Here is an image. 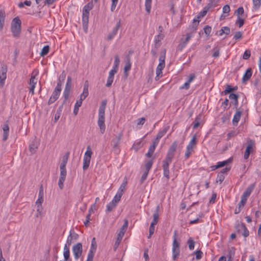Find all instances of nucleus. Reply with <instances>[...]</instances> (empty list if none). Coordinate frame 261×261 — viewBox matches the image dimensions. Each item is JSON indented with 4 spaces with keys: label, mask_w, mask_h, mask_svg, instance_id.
Segmentation results:
<instances>
[{
    "label": "nucleus",
    "mask_w": 261,
    "mask_h": 261,
    "mask_svg": "<svg viewBox=\"0 0 261 261\" xmlns=\"http://www.w3.org/2000/svg\"><path fill=\"white\" fill-rule=\"evenodd\" d=\"M131 68V63L129 60L127 61V62L125 64V65L124 68V73L126 75L127 74L126 73L128 71H129L130 69Z\"/></svg>",
    "instance_id": "obj_45"
},
{
    "label": "nucleus",
    "mask_w": 261,
    "mask_h": 261,
    "mask_svg": "<svg viewBox=\"0 0 261 261\" xmlns=\"http://www.w3.org/2000/svg\"><path fill=\"white\" fill-rule=\"evenodd\" d=\"M204 33L207 36H210V34L211 33V31H212V28L211 27L208 26V25H206L205 26L204 29Z\"/></svg>",
    "instance_id": "obj_49"
},
{
    "label": "nucleus",
    "mask_w": 261,
    "mask_h": 261,
    "mask_svg": "<svg viewBox=\"0 0 261 261\" xmlns=\"http://www.w3.org/2000/svg\"><path fill=\"white\" fill-rule=\"evenodd\" d=\"M43 207L42 205L37 206V213L36 214V217H41L42 215Z\"/></svg>",
    "instance_id": "obj_48"
},
{
    "label": "nucleus",
    "mask_w": 261,
    "mask_h": 261,
    "mask_svg": "<svg viewBox=\"0 0 261 261\" xmlns=\"http://www.w3.org/2000/svg\"><path fill=\"white\" fill-rule=\"evenodd\" d=\"M230 32V30L228 27H223L221 29L217 32L216 35L219 36H222L223 34L228 35Z\"/></svg>",
    "instance_id": "obj_21"
},
{
    "label": "nucleus",
    "mask_w": 261,
    "mask_h": 261,
    "mask_svg": "<svg viewBox=\"0 0 261 261\" xmlns=\"http://www.w3.org/2000/svg\"><path fill=\"white\" fill-rule=\"evenodd\" d=\"M49 47L48 45H45L44 46L43 48L42 49V50L40 54V56L42 57H43L45 55H46L49 52Z\"/></svg>",
    "instance_id": "obj_38"
},
{
    "label": "nucleus",
    "mask_w": 261,
    "mask_h": 261,
    "mask_svg": "<svg viewBox=\"0 0 261 261\" xmlns=\"http://www.w3.org/2000/svg\"><path fill=\"white\" fill-rule=\"evenodd\" d=\"M242 33L240 31H238V32H237L235 33L234 36H233V39L235 40H238V39H241L242 38Z\"/></svg>",
    "instance_id": "obj_54"
},
{
    "label": "nucleus",
    "mask_w": 261,
    "mask_h": 261,
    "mask_svg": "<svg viewBox=\"0 0 261 261\" xmlns=\"http://www.w3.org/2000/svg\"><path fill=\"white\" fill-rule=\"evenodd\" d=\"M194 253H195L196 258L197 259H200V258H201L202 254H203V253L201 251L197 250V251H195Z\"/></svg>",
    "instance_id": "obj_56"
},
{
    "label": "nucleus",
    "mask_w": 261,
    "mask_h": 261,
    "mask_svg": "<svg viewBox=\"0 0 261 261\" xmlns=\"http://www.w3.org/2000/svg\"><path fill=\"white\" fill-rule=\"evenodd\" d=\"M37 81L38 79L36 77V75L32 74L29 81V85L30 86L29 92L32 95L34 94V89Z\"/></svg>",
    "instance_id": "obj_11"
},
{
    "label": "nucleus",
    "mask_w": 261,
    "mask_h": 261,
    "mask_svg": "<svg viewBox=\"0 0 261 261\" xmlns=\"http://www.w3.org/2000/svg\"><path fill=\"white\" fill-rule=\"evenodd\" d=\"M44 201L43 197H39L37 201H36V205H42V203H43Z\"/></svg>",
    "instance_id": "obj_61"
},
{
    "label": "nucleus",
    "mask_w": 261,
    "mask_h": 261,
    "mask_svg": "<svg viewBox=\"0 0 261 261\" xmlns=\"http://www.w3.org/2000/svg\"><path fill=\"white\" fill-rule=\"evenodd\" d=\"M95 252V249H94V250L90 248L87 255V258L86 261H93V257L94 255V253Z\"/></svg>",
    "instance_id": "obj_34"
},
{
    "label": "nucleus",
    "mask_w": 261,
    "mask_h": 261,
    "mask_svg": "<svg viewBox=\"0 0 261 261\" xmlns=\"http://www.w3.org/2000/svg\"><path fill=\"white\" fill-rule=\"evenodd\" d=\"M179 249V243L177 241V231L174 230L173 236V243L172 249Z\"/></svg>",
    "instance_id": "obj_20"
},
{
    "label": "nucleus",
    "mask_w": 261,
    "mask_h": 261,
    "mask_svg": "<svg viewBox=\"0 0 261 261\" xmlns=\"http://www.w3.org/2000/svg\"><path fill=\"white\" fill-rule=\"evenodd\" d=\"M145 122V119L143 117L139 118L137 120V125L142 126Z\"/></svg>",
    "instance_id": "obj_63"
},
{
    "label": "nucleus",
    "mask_w": 261,
    "mask_h": 261,
    "mask_svg": "<svg viewBox=\"0 0 261 261\" xmlns=\"http://www.w3.org/2000/svg\"><path fill=\"white\" fill-rule=\"evenodd\" d=\"M155 148L154 146H150L148 152L146 153V156L148 158H150L152 155Z\"/></svg>",
    "instance_id": "obj_40"
},
{
    "label": "nucleus",
    "mask_w": 261,
    "mask_h": 261,
    "mask_svg": "<svg viewBox=\"0 0 261 261\" xmlns=\"http://www.w3.org/2000/svg\"><path fill=\"white\" fill-rule=\"evenodd\" d=\"M195 77V74L194 73L191 74L187 80V82L190 84V83L194 80Z\"/></svg>",
    "instance_id": "obj_64"
},
{
    "label": "nucleus",
    "mask_w": 261,
    "mask_h": 261,
    "mask_svg": "<svg viewBox=\"0 0 261 261\" xmlns=\"http://www.w3.org/2000/svg\"><path fill=\"white\" fill-rule=\"evenodd\" d=\"M21 30V21L18 17L13 19L11 23V31L14 37H19Z\"/></svg>",
    "instance_id": "obj_3"
},
{
    "label": "nucleus",
    "mask_w": 261,
    "mask_h": 261,
    "mask_svg": "<svg viewBox=\"0 0 261 261\" xmlns=\"http://www.w3.org/2000/svg\"><path fill=\"white\" fill-rule=\"evenodd\" d=\"M224 176L223 174H219L216 180V181L217 182H219L220 184H221L224 180Z\"/></svg>",
    "instance_id": "obj_59"
},
{
    "label": "nucleus",
    "mask_w": 261,
    "mask_h": 261,
    "mask_svg": "<svg viewBox=\"0 0 261 261\" xmlns=\"http://www.w3.org/2000/svg\"><path fill=\"white\" fill-rule=\"evenodd\" d=\"M118 69L113 68L111 69L109 73V76L112 77H114V74L117 72Z\"/></svg>",
    "instance_id": "obj_57"
},
{
    "label": "nucleus",
    "mask_w": 261,
    "mask_h": 261,
    "mask_svg": "<svg viewBox=\"0 0 261 261\" xmlns=\"http://www.w3.org/2000/svg\"><path fill=\"white\" fill-rule=\"evenodd\" d=\"M250 55H251L250 51L249 50H245V51L244 52V53L243 54V59L244 60H247L249 58V57H250Z\"/></svg>",
    "instance_id": "obj_52"
},
{
    "label": "nucleus",
    "mask_w": 261,
    "mask_h": 261,
    "mask_svg": "<svg viewBox=\"0 0 261 261\" xmlns=\"http://www.w3.org/2000/svg\"><path fill=\"white\" fill-rule=\"evenodd\" d=\"M230 11V7L228 5H225L223 6L222 8V11L224 14H227L226 16H227L229 14V12ZM224 16H226V15H224Z\"/></svg>",
    "instance_id": "obj_47"
},
{
    "label": "nucleus",
    "mask_w": 261,
    "mask_h": 261,
    "mask_svg": "<svg viewBox=\"0 0 261 261\" xmlns=\"http://www.w3.org/2000/svg\"><path fill=\"white\" fill-rule=\"evenodd\" d=\"M118 1L119 0H111L112 4L111 6V11L112 12H113L115 11L116 8V6L118 4Z\"/></svg>",
    "instance_id": "obj_46"
},
{
    "label": "nucleus",
    "mask_w": 261,
    "mask_h": 261,
    "mask_svg": "<svg viewBox=\"0 0 261 261\" xmlns=\"http://www.w3.org/2000/svg\"><path fill=\"white\" fill-rule=\"evenodd\" d=\"M216 0H210L209 3L204 7V9H206L208 11L212 7L215 6V3H216Z\"/></svg>",
    "instance_id": "obj_39"
},
{
    "label": "nucleus",
    "mask_w": 261,
    "mask_h": 261,
    "mask_svg": "<svg viewBox=\"0 0 261 261\" xmlns=\"http://www.w3.org/2000/svg\"><path fill=\"white\" fill-rule=\"evenodd\" d=\"M70 246L65 245L64 247L63 256L64 261H68L70 257Z\"/></svg>",
    "instance_id": "obj_24"
},
{
    "label": "nucleus",
    "mask_w": 261,
    "mask_h": 261,
    "mask_svg": "<svg viewBox=\"0 0 261 261\" xmlns=\"http://www.w3.org/2000/svg\"><path fill=\"white\" fill-rule=\"evenodd\" d=\"M79 238V235L73 230L70 231L69 235L67 237L66 243L65 245L70 246L73 243V240H76Z\"/></svg>",
    "instance_id": "obj_12"
},
{
    "label": "nucleus",
    "mask_w": 261,
    "mask_h": 261,
    "mask_svg": "<svg viewBox=\"0 0 261 261\" xmlns=\"http://www.w3.org/2000/svg\"><path fill=\"white\" fill-rule=\"evenodd\" d=\"M72 250L75 259L77 260L82 255L83 252L82 243H77L73 245Z\"/></svg>",
    "instance_id": "obj_7"
},
{
    "label": "nucleus",
    "mask_w": 261,
    "mask_h": 261,
    "mask_svg": "<svg viewBox=\"0 0 261 261\" xmlns=\"http://www.w3.org/2000/svg\"><path fill=\"white\" fill-rule=\"evenodd\" d=\"M253 11H256L259 9L261 6V0H252Z\"/></svg>",
    "instance_id": "obj_33"
},
{
    "label": "nucleus",
    "mask_w": 261,
    "mask_h": 261,
    "mask_svg": "<svg viewBox=\"0 0 261 261\" xmlns=\"http://www.w3.org/2000/svg\"><path fill=\"white\" fill-rule=\"evenodd\" d=\"M236 229L238 232L241 233L244 229H246V226L244 223L238 224L236 226Z\"/></svg>",
    "instance_id": "obj_41"
},
{
    "label": "nucleus",
    "mask_w": 261,
    "mask_h": 261,
    "mask_svg": "<svg viewBox=\"0 0 261 261\" xmlns=\"http://www.w3.org/2000/svg\"><path fill=\"white\" fill-rule=\"evenodd\" d=\"M187 243L188 244L190 250H192L194 249L195 242L193 241V240H192L191 238H190L188 240Z\"/></svg>",
    "instance_id": "obj_44"
},
{
    "label": "nucleus",
    "mask_w": 261,
    "mask_h": 261,
    "mask_svg": "<svg viewBox=\"0 0 261 261\" xmlns=\"http://www.w3.org/2000/svg\"><path fill=\"white\" fill-rule=\"evenodd\" d=\"M120 25H121V22H120V20H119L117 22L115 27L114 28H113V29L112 30L111 32L109 34V35H108V40H111L112 39H113L114 37V36H115L116 35V34H117L119 28L120 27Z\"/></svg>",
    "instance_id": "obj_14"
},
{
    "label": "nucleus",
    "mask_w": 261,
    "mask_h": 261,
    "mask_svg": "<svg viewBox=\"0 0 261 261\" xmlns=\"http://www.w3.org/2000/svg\"><path fill=\"white\" fill-rule=\"evenodd\" d=\"M88 85L85 83L84 85L83 92L81 94L80 97L84 100L88 96Z\"/></svg>",
    "instance_id": "obj_27"
},
{
    "label": "nucleus",
    "mask_w": 261,
    "mask_h": 261,
    "mask_svg": "<svg viewBox=\"0 0 261 261\" xmlns=\"http://www.w3.org/2000/svg\"><path fill=\"white\" fill-rule=\"evenodd\" d=\"M127 184V180L124 179L121 184L117 193L115 196H122L123 194L124 191L125 189Z\"/></svg>",
    "instance_id": "obj_19"
},
{
    "label": "nucleus",
    "mask_w": 261,
    "mask_h": 261,
    "mask_svg": "<svg viewBox=\"0 0 261 261\" xmlns=\"http://www.w3.org/2000/svg\"><path fill=\"white\" fill-rule=\"evenodd\" d=\"M236 23L239 24V28H241L242 26L243 25L244 23V19L240 17V16L238 17V18L236 20Z\"/></svg>",
    "instance_id": "obj_50"
},
{
    "label": "nucleus",
    "mask_w": 261,
    "mask_h": 261,
    "mask_svg": "<svg viewBox=\"0 0 261 261\" xmlns=\"http://www.w3.org/2000/svg\"><path fill=\"white\" fill-rule=\"evenodd\" d=\"M229 98L231 100V102L236 107H237L238 105V98L239 96L234 93H231L229 96Z\"/></svg>",
    "instance_id": "obj_25"
},
{
    "label": "nucleus",
    "mask_w": 261,
    "mask_h": 261,
    "mask_svg": "<svg viewBox=\"0 0 261 261\" xmlns=\"http://www.w3.org/2000/svg\"><path fill=\"white\" fill-rule=\"evenodd\" d=\"M128 227V221L126 219L124 220V223L122 226L121 227L119 232L117 235V241L115 243L116 245H118L121 242L124 234L125 233V230Z\"/></svg>",
    "instance_id": "obj_8"
},
{
    "label": "nucleus",
    "mask_w": 261,
    "mask_h": 261,
    "mask_svg": "<svg viewBox=\"0 0 261 261\" xmlns=\"http://www.w3.org/2000/svg\"><path fill=\"white\" fill-rule=\"evenodd\" d=\"M119 63H120V60H119L118 56H115L114 64L113 65V68L118 69Z\"/></svg>",
    "instance_id": "obj_42"
},
{
    "label": "nucleus",
    "mask_w": 261,
    "mask_h": 261,
    "mask_svg": "<svg viewBox=\"0 0 261 261\" xmlns=\"http://www.w3.org/2000/svg\"><path fill=\"white\" fill-rule=\"evenodd\" d=\"M113 80L114 77L108 76L106 83V86L108 87H110L112 85Z\"/></svg>",
    "instance_id": "obj_55"
},
{
    "label": "nucleus",
    "mask_w": 261,
    "mask_h": 261,
    "mask_svg": "<svg viewBox=\"0 0 261 261\" xmlns=\"http://www.w3.org/2000/svg\"><path fill=\"white\" fill-rule=\"evenodd\" d=\"M151 3L152 0H145V10L148 13H149L150 12V10L151 8Z\"/></svg>",
    "instance_id": "obj_36"
},
{
    "label": "nucleus",
    "mask_w": 261,
    "mask_h": 261,
    "mask_svg": "<svg viewBox=\"0 0 261 261\" xmlns=\"http://www.w3.org/2000/svg\"><path fill=\"white\" fill-rule=\"evenodd\" d=\"M244 9L242 7H240L238 8V9L236 11L235 13L238 15V16H240V15H242L244 13Z\"/></svg>",
    "instance_id": "obj_53"
},
{
    "label": "nucleus",
    "mask_w": 261,
    "mask_h": 261,
    "mask_svg": "<svg viewBox=\"0 0 261 261\" xmlns=\"http://www.w3.org/2000/svg\"><path fill=\"white\" fill-rule=\"evenodd\" d=\"M160 209V206L158 205L156 206L154 213L153 215V220L150 224L155 225L159 219V211Z\"/></svg>",
    "instance_id": "obj_17"
},
{
    "label": "nucleus",
    "mask_w": 261,
    "mask_h": 261,
    "mask_svg": "<svg viewBox=\"0 0 261 261\" xmlns=\"http://www.w3.org/2000/svg\"><path fill=\"white\" fill-rule=\"evenodd\" d=\"M71 78L70 76H68L66 84V89L67 88H68L69 89L71 87Z\"/></svg>",
    "instance_id": "obj_60"
},
{
    "label": "nucleus",
    "mask_w": 261,
    "mask_h": 261,
    "mask_svg": "<svg viewBox=\"0 0 261 261\" xmlns=\"http://www.w3.org/2000/svg\"><path fill=\"white\" fill-rule=\"evenodd\" d=\"M67 171H60V177L58 181V185L60 189L63 187L64 182L66 176Z\"/></svg>",
    "instance_id": "obj_16"
},
{
    "label": "nucleus",
    "mask_w": 261,
    "mask_h": 261,
    "mask_svg": "<svg viewBox=\"0 0 261 261\" xmlns=\"http://www.w3.org/2000/svg\"><path fill=\"white\" fill-rule=\"evenodd\" d=\"M92 151L90 146H88L87 150L84 153L83 158V169L84 170H86L89 167Z\"/></svg>",
    "instance_id": "obj_4"
},
{
    "label": "nucleus",
    "mask_w": 261,
    "mask_h": 261,
    "mask_svg": "<svg viewBox=\"0 0 261 261\" xmlns=\"http://www.w3.org/2000/svg\"><path fill=\"white\" fill-rule=\"evenodd\" d=\"M159 33L158 35L154 37V41L156 44L159 43L160 45V42L163 39L164 37V34L163 32V28L162 27L160 26L159 28Z\"/></svg>",
    "instance_id": "obj_18"
},
{
    "label": "nucleus",
    "mask_w": 261,
    "mask_h": 261,
    "mask_svg": "<svg viewBox=\"0 0 261 261\" xmlns=\"http://www.w3.org/2000/svg\"><path fill=\"white\" fill-rule=\"evenodd\" d=\"M252 75V70L251 68H248L246 70L245 73L243 76L242 81L243 82H245L248 81Z\"/></svg>",
    "instance_id": "obj_28"
},
{
    "label": "nucleus",
    "mask_w": 261,
    "mask_h": 261,
    "mask_svg": "<svg viewBox=\"0 0 261 261\" xmlns=\"http://www.w3.org/2000/svg\"><path fill=\"white\" fill-rule=\"evenodd\" d=\"M7 66L6 65H2L0 69V86L3 87L4 85L5 80L7 78Z\"/></svg>",
    "instance_id": "obj_9"
},
{
    "label": "nucleus",
    "mask_w": 261,
    "mask_h": 261,
    "mask_svg": "<svg viewBox=\"0 0 261 261\" xmlns=\"http://www.w3.org/2000/svg\"><path fill=\"white\" fill-rule=\"evenodd\" d=\"M196 138L195 136H194L190 141L189 142L188 145L187 146L188 148L193 149L196 146Z\"/></svg>",
    "instance_id": "obj_31"
},
{
    "label": "nucleus",
    "mask_w": 261,
    "mask_h": 261,
    "mask_svg": "<svg viewBox=\"0 0 261 261\" xmlns=\"http://www.w3.org/2000/svg\"><path fill=\"white\" fill-rule=\"evenodd\" d=\"M195 29L193 31L187 33L186 35L184 36L183 37L180 39L178 47L181 49H183L186 47L190 40L193 37L194 34L195 33Z\"/></svg>",
    "instance_id": "obj_6"
},
{
    "label": "nucleus",
    "mask_w": 261,
    "mask_h": 261,
    "mask_svg": "<svg viewBox=\"0 0 261 261\" xmlns=\"http://www.w3.org/2000/svg\"><path fill=\"white\" fill-rule=\"evenodd\" d=\"M193 152V149H192L191 148L186 147V150L185 154V158L186 159H188L189 156L192 154Z\"/></svg>",
    "instance_id": "obj_43"
},
{
    "label": "nucleus",
    "mask_w": 261,
    "mask_h": 261,
    "mask_svg": "<svg viewBox=\"0 0 261 261\" xmlns=\"http://www.w3.org/2000/svg\"><path fill=\"white\" fill-rule=\"evenodd\" d=\"M170 128L169 125H166L163 126L162 129H161L158 133L156 137L158 138L161 139L162 137H163L167 131L169 130Z\"/></svg>",
    "instance_id": "obj_23"
},
{
    "label": "nucleus",
    "mask_w": 261,
    "mask_h": 261,
    "mask_svg": "<svg viewBox=\"0 0 261 261\" xmlns=\"http://www.w3.org/2000/svg\"><path fill=\"white\" fill-rule=\"evenodd\" d=\"M38 147V143L36 141L34 140L32 142L29 146L30 151L32 153H34L36 151V149Z\"/></svg>",
    "instance_id": "obj_29"
},
{
    "label": "nucleus",
    "mask_w": 261,
    "mask_h": 261,
    "mask_svg": "<svg viewBox=\"0 0 261 261\" xmlns=\"http://www.w3.org/2000/svg\"><path fill=\"white\" fill-rule=\"evenodd\" d=\"M172 259L176 260L177 258L179 255V249H172Z\"/></svg>",
    "instance_id": "obj_35"
},
{
    "label": "nucleus",
    "mask_w": 261,
    "mask_h": 261,
    "mask_svg": "<svg viewBox=\"0 0 261 261\" xmlns=\"http://www.w3.org/2000/svg\"><path fill=\"white\" fill-rule=\"evenodd\" d=\"M252 143L251 141H250V142L248 143V144L246 147V150H245V151L244 153V157L245 159H247L249 158L250 153L252 151Z\"/></svg>",
    "instance_id": "obj_22"
},
{
    "label": "nucleus",
    "mask_w": 261,
    "mask_h": 261,
    "mask_svg": "<svg viewBox=\"0 0 261 261\" xmlns=\"http://www.w3.org/2000/svg\"><path fill=\"white\" fill-rule=\"evenodd\" d=\"M255 187V183H253L252 184H251L249 186V187L246 189L245 191L243 194L242 196H249L251 192H252L253 190L254 189Z\"/></svg>",
    "instance_id": "obj_30"
},
{
    "label": "nucleus",
    "mask_w": 261,
    "mask_h": 261,
    "mask_svg": "<svg viewBox=\"0 0 261 261\" xmlns=\"http://www.w3.org/2000/svg\"><path fill=\"white\" fill-rule=\"evenodd\" d=\"M177 147V143L176 141L172 143L170 146L166 158L163 161L162 167L163 169V175L167 179H169V166L171 163L172 159L174 158L175 151Z\"/></svg>",
    "instance_id": "obj_1"
},
{
    "label": "nucleus",
    "mask_w": 261,
    "mask_h": 261,
    "mask_svg": "<svg viewBox=\"0 0 261 261\" xmlns=\"http://www.w3.org/2000/svg\"><path fill=\"white\" fill-rule=\"evenodd\" d=\"M247 197H242V199L238 204V207L242 209L247 200Z\"/></svg>",
    "instance_id": "obj_37"
},
{
    "label": "nucleus",
    "mask_w": 261,
    "mask_h": 261,
    "mask_svg": "<svg viewBox=\"0 0 261 261\" xmlns=\"http://www.w3.org/2000/svg\"><path fill=\"white\" fill-rule=\"evenodd\" d=\"M199 18H200V16H197L196 17H195L193 18V25L197 26L199 24V22L200 21Z\"/></svg>",
    "instance_id": "obj_62"
},
{
    "label": "nucleus",
    "mask_w": 261,
    "mask_h": 261,
    "mask_svg": "<svg viewBox=\"0 0 261 261\" xmlns=\"http://www.w3.org/2000/svg\"><path fill=\"white\" fill-rule=\"evenodd\" d=\"M92 2H90L86 5L83 9L82 20L83 24H87L88 21L89 12L93 8Z\"/></svg>",
    "instance_id": "obj_5"
},
{
    "label": "nucleus",
    "mask_w": 261,
    "mask_h": 261,
    "mask_svg": "<svg viewBox=\"0 0 261 261\" xmlns=\"http://www.w3.org/2000/svg\"><path fill=\"white\" fill-rule=\"evenodd\" d=\"M106 101H102L98 110V119L97 124L99 127L101 134H103L106 129L105 125V110L106 107Z\"/></svg>",
    "instance_id": "obj_2"
},
{
    "label": "nucleus",
    "mask_w": 261,
    "mask_h": 261,
    "mask_svg": "<svg viewBox=\"0 0 261 261\" xmlns=\"http://www.w3.org/2000/svg\"><path fill=\"white\" fill-rule=\"evenodd\" d=\"M61 86H62L61 83L60 82H58L57 83V86H56V88H55V90L54 91L61 93V90H62Z\"/></svg>",
    "instance_id": "obj_58"
},
{
    "label": "nucleus",
    "mask_w": 261,
    "mask_h": 261,
    "mask_svg": "<svg viewBox=\"0 0 261 261\" xmlns=\"http://www.w3.org/2000/svg\"><path fill=\"white\" fill-rule=\"evenodd\" d=\"M232 160V159L231 158H230L226 160L223 161L221 162H218V163H217L216 165L212 166L211 167L212 170H215L216 169H218L219 168L224 167L226 165H227L228 163L231 162Z\"/></svg>",
    "instance_id": "obj_13"
},
{
    "label": "nucleus",
    "mask_w": 261,
    "mask_h": 261,
    "mask_svg": "<svg viewBox=\"0 0 261 261\" xmlns=\"http://www.w3.org/2000/svg\"><path fill=\"white\" fill-rule=\"evenodd\" d=\"M152 163H153L152 161L150 160V161H148L145 164V169H146V171L149 172V171L150 170V169H151V168L152 166Z\"/></svg>",
    "instance_id": "obj_51"
},
{
    "label": "nucleus",
    "mask_w": 261,
    "mask_h": 261,
    "mask_svg": "<svg viewBox=\"0 0 261 261\" xmlns=\"http://www.w3.org/2000/svg\"><path fill=\"white\" fill-rule=\"evenodd\" d=\"M60 93L56 91H54L50 98L48 100V105L54 103L59 98Z\"/></svg>",
    "instance_id": "obj_26"
},
{
    "label": "nucleus",
    "mask_w": 261,
    "mask_h": 261,
    "mask_svg": "<svg viewBox=\"0 0 261 261\" xmlns=\"http://www.w3.org/2000/svg\"><path fill=\"white\" fill-rule=\"evenodd\" d=\"M241 116V112L237 111L233 116L232 123L233 124H237L239 121Z\"/></svg>",
    "instance_id": "obj_32"
},
{
    "label": "nucleus",
    "mask_w": 261,
    "mask_h": 261,
    "mask_svg": "<svg viewBox=\"0 0 261 261\" xmlns=\"http://www.w3.org/2000/svg\"><path fill=\"white\" fill-rule=\"evenodd\" d=\"M121 197H114L113 200L107 205L106 211L110 212L116 206L120 201Z\"/></svg>",
    "instance_id": "obj_10"
},
{
    "label": "nucleus",
    "mask_w": 261,
    "mask_h": 261,
    "mask_svg": "<svg viewBox=\"0 0 261 261\" xmlns=\"http://www.w3.org/2000/svg\"><path fill=\"white\" fill-rule=\"evenodd\" d=\"M69 153L67 152L65 154H64L62 158V162L60 165V171H66V165L67 164L68 158H69Z\"/></svg>",
    "instance_id": "obj_15"
}]
</instances>
